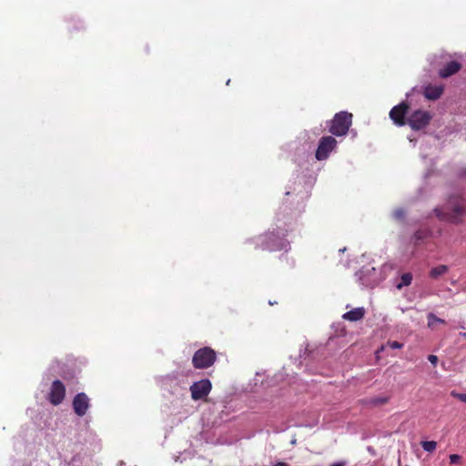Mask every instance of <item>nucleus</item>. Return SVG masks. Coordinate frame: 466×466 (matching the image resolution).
Wrapping results in <instances>:
<instances>
[{"instance_id": "nucleus-16", "label": "nucleus", "mask_w": 466, "mask_h": 466, "mask_svg": "<svg viewBox=\"0 0 466 466\" xmlns=\"http://www.w3.org/2000/svg\"><path fill=\"white\" fill-rule=\"evenodd\" d=\"M389 401L388 397H376L371 399L370 403L373 405H382L386 404Z\"/></svg>"}, {"instance_id": "nucleus-17", "label": "nucleus", "mask_w": 466, "mask_h": 466, "mask_svg": "<svg viewBox=\"0 0 466 466\" xmlns=\"http://www.w3.org/2000/svg\"><path fill=\"white\" fill-rule=\"evenodd\" d=\"M412 276L410 273H405L401 276V284L404 286H409L411 282Z\"/></svg>"}, {"instance_id": "nucleus-24", "label": "nucleus", "mask_w": 466, "mask_h": 466, "mask_svg": "<svg viewBox=\"0 0 466 466\" xmlns=\"http://www.w3.org/2000/svg\"><path fill=\"white\" fill-rule=\"evenodd\" d=\"M344 465H345V462H336V463H333L330 466H344Z\"/></svg>"}, {"instance_id": "nucleus-22", "label": "nucleus", "mask_w": 466, "mask_h": 466, "mask_svg": "<svg viewBox=\"0 0 466 466\" xmlns=\"http://www.w3.org/2000/svg\"><path fill=\"white\" fill-rule=\"evenodd\" d=\"M428 360L433 365H436L438 362V357L436 355H429Z\"/></svg>"}, {"instance_id": "nucleus-1", "label": "nucleus", "mask_w": 466, "mask_h": 466, "mask_svg": "<svg viewBox=\"0 0 466 466\" xmlns=\"http://www.w3.org/2000/svg\"><path fill=\"white\" fill-rule=\"evenodd\" d=\"M434 213L441 221L460 225L466 216L465 200L460 196H451L444 206L434 208Z\"/></svg>"}, {"instance_id": "nucleus-14", "label": "nucleus", "mask_w": 466, "mask_h": 466, "mask_svg": "<svg viewBox=\"0 0 466 466\" xmlns=\"http://www.w3.org/2000/svg\"><path fill=\"white\" fill-rule=\"evenodd\" d=\"M421 447L428 452H432L436 450L437 442L434 441H421Z\"/></svg>"}, {"instance_id": "nucleus-23", "label": "nucleus", "mask_w": 466, "mask_h": 466, "mask_svg": "<svg viewBox=\"0 0 466 466\" xmlns=\"http://www.w3.org/2000/svg\"><path fill=\"white\" fill-rule=\"evenodd\" d=\"M274 466H289V465L286 462L279 461V462L276 463Z\"/></svg>"}, {"instance_id": "nucleus-5", "label": "nucleus", "mask_w": 466, "mask_h": 466, "mask_svg": "<svg viewBox=\"0 0 466 466\" xmlns=\"http://www.w3.org/2000/svg\"><path fill=\"white\" fill-rule=\"evenodd\" d=\"M432 116L429 111L416 110L410 114L407 119V123L413 130H420L427 127Z\"/></svg>"}, {"instance_id": "nucleus-3", "label": "nucleus", "mask_w": 466, "mask_h": 466, "mask_svg": "<svg viewBox=\"0 0 466 466\" xmlns=\"http://www.w3.org/2000/svg\"><path fill=\"white\" fill-rule=\"evenodd\" d=\"M216 360V351L209 347H203L194 353L192 364L195 369L204 370L211 367Z\"/></svg>"}, {"instance_id": "nucleus-12", "label": "nucleus", "mask_w": 466, "mask_h": 466, "mask_svg": "<svg viewBox=\"0 0 466 466\" xmlns=\"http://www.w3.org/2000/svg\"><path fill=\"white\" fill-rule=\"evenodd\" d=\"M365 309L363 308L353 309L342 315L343 319L349 321H358L364 318Z\"/></svg>"}, {"instance_id": "nucleus-10", "label": "nucleus", "mask_w": 466, "mask_h": 466, "mask_svg": "<svg viewBox=\"0 0 466 466\" xmlns=\"http://www.w3.org/2000/svg\"><path fill=\"white\" fill-rule=\"evenodd\" d=\"M461 68V65L457 61H451L446 64L439 72L441 78H447L456 73Z\"/></svg>"}, {"instance_id": "nucleus-4", "label": "nucleus", "mask_w": 466, "mask_h": 466, "mask_svg": "<svg viewBox=\"0 0 466 466\" xmlns=\"http://www.w3.org/2000/svg\"><path fill=\"white\" fill-rule=\"evenodd\" d=\"M337 140L331 136L322 137L315 153V157L319 161L326 160L329 154L337 147Z\"/></svg>"}, {"instance_id": "nucleus-7", "label": "nucleus", "mask_w": 466, "mask_h": 466, "mask_svg": "<svg viewBox=\"0 0 466 466\" xmlns=\"http://www.w3.org/2000/svg\"><path fill=\"white\" fill-rule=\"evenodd\" d=\"M66 397V387L64 383L56 380L52 382L50 391L48 393V400L51 404L57 406L63 402Z\"/></svg>"}, {"instance_id": "nucleus-19", "label": "nucleus", "mask_w": 466, "mask_h": 466, "mask_svg": "<svg viewBox=\"0 0 466 466\" xmlns=\"http://www.w3.org/2000/svg\"><path fill=\"white\" fill-rule=\"evenodd\" d=\"M388 346L393 350L401 349L403 344L399 341H389Z\"/></svg>"}, {"instance_id": "nucleus-11", "label": "nucleus", "mask_w": 466, "mask_h": 466, "mask_svg": "<svg viewBox=\"0 0 466 466\" xmlns=\"http://www.w3.org/2000/svg\"><path fill=\"white\" fill-rule=\"evenodd\" d=\"M444 88L442 86H428L425 87L424 96L427 99L434 101L441 97Z\"/></svg>"}, {"instance_id": "nucleus-15", "label": "nucleus", "mask_w": 466, "mask_h": 466, "mask_svg": "<svg viewBox=\"0 0 466 466\" xmlns=\"http://www.w3.org/2000/svg\"><path fill=\"white\" fill-rule=\"evenodd\" d=\"M428 320H429V322H428V326H429V327H432V326H433V324H434V323H437V322H438V323H444V322H445V321H444V319L438 318V317H437L436 315H434L433 313H430V314L428 315Z\"/></svg>"}, {"instance_id": "nucleus-26", "label": "nucleus", "mask_w": 466, "mask_h": 466, "mask_svg": "<svg viewBox=\"0 0 466 466\" xmlns=\"http://www.w3.org/2000/svg\"><path fill=\"white\" fill-rule=\"evenodd\" d=\"M461 335L466 338V333H461Z\"/></svg>"}, {"instance_id": "nucleus-8", "label": "nucleus", "mask_w": 466, "mask_h": 466, "mask_svg": "<svg viewBox=\"0 0 466 466\" xmlns=\"http://www.w3.org/2000/svg\"><path fill=\"white\" fill-rule=\"evenodd\" d=\"M72 406L75 413L79 417H83L90 407V399L84 392L77 393L73 399Z\"/></svg>"}, {"instance_id": "nucleus-2", "label": "nucleus", "mask_w": 466, "mask_h": 466, "mask_svg": "<svg viewBox=\"0 0 466 466\" xmlns=\"http://www.w3.org/2000/svg\"><path fill=\"white\" fill-rule=\"evenodd\" d=\"M352 124V114L347 111L337 113L329 125V131L337 137L345 136Z\"/></svg>"}, {"instance_id": "nucleus-9", "label": "nucleus", "mask_w": 466, "mask_h": 466, "mask_svg": "<svg viewBox=\"0 0 466 466\" xmlns=\"http://www.w3.org/2000/svg\"><path fill=\"white\" fill-rule=\"evenodd\" d=\"M409 108V105L405 102H402L391 108L390 111V117L395 125L401 127L407 123L406 115L408 114Z\"/></svg>"}, {"instance_id": "nucleus-18", "label": "nucleus", "mask_w": 466, "mask_h": 466, "mask_svg": "<svg viewBox=\"0 0 466 466\" xmlns=\"http://www.w3.org/2000/svg\"><path fill=\"white\" fill-rule=\"evenodd\" d=\"M451 395L454 398H456L457 400L466 403V393H459L455 390H452L451 392Z\"/></svg>"}, {"instance_id": "nucleus-25", "label": "nucleus", "mask_w": 466, "mask_h": 466, "mask_svg": "<svg viewBox=\"0 0 466 466\" xmlns=\"http://www.w3.org/2000/svg\"><path fill=\"white\" fill-rule=\"evenodd\" d=\"M384 350V346H381L380 349L378 350V352H380Z\"/></svg>"}, {"instance_id": "nucleus-21", "label": "nucleus", "mask_w": 466, "mask_h": 466, "mask_svg": "<svg viewBox=\"0 0 466 466\" xmlns=\"http://www.w3.org/2000/svg\"><path fill=\"white\" fill-rule=\"evenodd\" d=\"M394 217L400 219L404 217V211L402 209H397L394 211Z\"/></svg>"}, {"instance_id": "nucleus-20", "label": "nucleus", "mask_w": 466, "mask_h": 466, "mask_svg": "<svg viewBox=\"0 0 466 466\" xmlns=\"http://www.w3.org/2000/svg\"><path fill=\"white\" fill-rule=\"evenodd\" d=\"M461 461V456L458 454L450 455L451 463H458Z\"/></svg>"}, {"instance_id": "nucleus-6", "label": "nucleus", "mask_w": 466, "mask_h": 466, "mask_svg": "<svg viewBox=\"0 0 466 466\" xmlns=\"http://www.w3.org/2000/svg\"><path fill=\"white\" fill-rule=\"evenodd\" d=\"M211 389L212 384L208 379L196 381L190 386L191 398L194 400H203L209 394Z\"/></svg>"}, {"instance_id": "nucleus-13", "label": "nucleus", "mask_w": 466, "mask_h": 466, "mask_svg": "<svg viewBox=\"0 0 466 466\" xmlns=\"http://www.w3.org/2000/svg\"><path fill=\"white\" fill-rule=\"evenodd\" d=\"M448 267L446 265H439L430 271V277L432 279H437L438 277L447 273Z\"/></svg>"}]
</instances>
